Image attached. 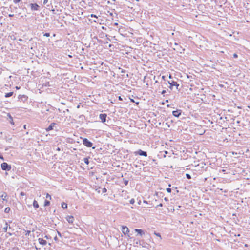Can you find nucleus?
Segmentation results:
<instances>
[{"mask_svg":"<svg viewBox=\"0 0 250 250\" xmlns=\"http://www.w3.org/2000/svg\"><path fill=\"white\" fill-rule=\"evenodd\" d=\"M162 206H163V204L161 203V204H160L158 205L157 206L156 208H158V207H162Z\"/></svg>","mask_w":250,"mask_h":250,"instance_id":"2f4dec72","label":"nucleus"},{"mask_svg":"<svg viewBox=\"0 0 250 250\" xmlns=\"http://www.w3.org/2000/svg\"><path fill=\"white\" fill-rule=\"evenodd\" d=\"M21 0H14V2L15 3H18L19 2H20Z\"/></svg>","mask_w":250,"mask_h":250,"instance_id":"7c9ffc66","label":"nucleus"},{"mask_svg":"<svg viewBox=\"0 0 250 250\" xmlns=\"http://www.w3.org/2000/svg\"><path fill=\"white\" fill-rule=\"evenodd\" d=\"M57 150H60V148H58L57 149Z\"/></svg>","mask_w":250,"mask_h":250,"instance_id":"a18cd8bd","label":"nucleus"},{"mask_svg":"<svg viewBox=\"0 0 250 250\" xmlns=\"http://www.w3.org/2000/svg\"><path fill=\"white\" fill-rule=\"evenodd\" d=\"M118 99H119V100H120V101H122V97H121L120 96H119L118 97Z\"/></svg>","mask_w":250,"mask_h":250,"instance_id":"e433bc0d","label":"nucleus"},{"mask_svg":"<svg viewBox=\"0 0 250 250\" xmlns=\"http://www.w3.org/2000/svg\"><path fill=\"white\" fill-rule=\"evenodd\" d=\"M166 90H164L162 91L161 94L163 95H164L165 93H166Z\"/></svg>","mask_w":250,"mask_h":250,"instance_id":"473e14b6","label":"nucleus"},{"mask_svg":"<svg viewBox=\"0 0 250 250\" xmlns=\"http://www.w3.org/2000/svg\"><path fill=\"white\" fill-rule=\"evenodd\" d=\"M20 195L21 196H24V195H25V193L23 192H21Z\"/></svg>","mask_w":250,"mask_h":250,"instance_id":"f704fd0d","label":"nucleus"},{"mask_svg":"<svg viewBox=\"0 0 250 250\" xmlns=\"http://www.w3.org/2000/svg\"><path fill=\"white\" fill-rule=\"evenodd\" d=\"M186 176L187 178L188 179H191V177L190 175V174H188V173H187V174H186Z\"/></svg>","mask_w":250,"mask_h":250,"instance_id":"b1692460","label":"nucleus"},{"mask_svg":"<svg viewBox=\"0 0 250 250\" xmlns=\"http://www.w3.org/2000/svg\"><path fill=\"white\" fill-rule=\"evenodd\" d=\"M94 21L95 22H97V21H96L95 20H94Z\"/></svg>","mask_w":250,"mask_h":250,"instance_id":"c03bdc74","label":"nucleus"},{"mask_svg":"<svg viewBox=\"0 0 250 250\" xmlns=\"http://www.w3.org/2000/svg\"><path fill=\"white\" fill-rule=\"evenodd\" d=\"M135 153L136 154H138L141 156H144L145 157L147 156V153L146 151H142V150H139L137 152H135Z\"/></svg>","mask_w":250,"mask_h":250,"instance_id":"20e7f679","label":"nucleus"},{"mask_svg":"<svg viewBox=\"0 0 250 250\" xmlns=\"http://www.w3.org/2000/svg\"><path fill=\"white\" fill-rule=\"evenodd\" d=\"M125 185H127V184H128V181H125Z\"/></svg>","mask_w":250,"mask_h":250,"instance_id":"58836bf2","label":"nucleus"},{"mask_svg":"<svg viewBox=\"0 0 250 250\" xmlns=\"http://www.w3.org/2000/svg\"><path fill=\"white\" fill-rule=\"evenodd\" d=\"M49 205H50V202L49 201L45 200V202H44V206H49Z\"/></svg>","mask_w":250,"mask_h":250,"instance_id":"4be33fe9","label":"nucleus"},{"mask_svg":"<svg viewBox=\"0 0 250 250\" xmlns=\"http://www.w3.org/2000/svg\"><path fill=\"white\" fill-rule=\"evenodd\" d=\"M166 190H167V192H168V193H170V192H171V188H167L166 189Z\"/></svg>","mask_w":250,"mask_h":250,"instance_id":"a878e982","label":"nucleus"},{"mask_svg":"<svg viewBox=\"0 0 250 250\" xmlns=\"http://www.w3.org/2000/svg\"><path fill=\"white\" fill-rule=\"evenodd\" d=\"M46 198H48V199H49L50 200L51 199V197L50 195H49L48 193H47L46 196Z\"/></svg>","mask_w":250,"mask_h":250,"instance_id":"393cba45","label":"nucleus"},{"mask_svg":"<svg viewBox=\"0 0 250 250\" xmlns=\"http://www.w3.org/2000/svg\"><path fill=\"white\" fill-rule=\"evenodd\" d=\"M66 219L69 223H73L74 220V217L71 215L67 216Z\"/></svg>","mask_w":250,"mask_h":250,"instance_id":"1a4fd4ad","label":"nucleus"},{"mask_svg":"<svg viewBox=\"0 0 250 250\" xmlns=\"http://www.w3.org/2000/svg\"><path fill=\"white\" fill-rule=\"evenodd\" d=\"M83 161L85 164L88 165L89 164V160L88 158H84L83 159Z\"/></svg>","mask_w":250,"mask_h":250,"instance_id":"412c9836","label":"nucleus"},{"mask_svg":"<svg viewBox=\"0 0 250 250\" xmlns=\"http://www.w3.org/2000/svg\"><path fill=\"white\" fill-rule=\"evenodd\" d=\"M174 46L173 47L174 50H176L177 51H179L180 50V49L179 48L180 47L179 46L178 43L175 42L174 44Z\"/></svg>","mask_w":250,"mask_h":250,"instance_id":"ddd939ff","label":"nucleus"},{"mask_svg":"<svg viewBox=\"0 0 250 250\" xmlns=\"http://www.w3.org/2000/svg\"><path fill=\"white\" fill-rule=\"evenodd\" d=\"M31 8L32 10H38L39 8V6L37 4H33L31 3L30 4Z\"/></svg>","mask_w":250,"mask_h":250,"instance_id":"6e6552de","label":"nucleus"},{"mask_svg":"<svg viewBox=\"0 0 250 250\" xmlns=\"http://www.w3.org/2000/svg\"><path fill=\"white\" fill-rule=\"evenodd\" d=\"M122 232L125 235L128 234V233L129 231L128 228L126 226H123L122 227Z\"/></svg>","mask_w":250,"mask_h":250,"instance_id":"7ed1b4c3","label":"nucleus"},{"mask_svg":"<svg viewBox=\"0 0 250 250\" xmlns=\"http://www.w3.org/2000/svg\"><path fill=\"white\" fill-rule=\"evenodd\" d=\"M38 241H39V243L42 245H45L47 243V242L46 240L43 239L42 238H41L38 239Z\"/></svg>","mask_w":250,"mask_h":250,"instance_id":"9d476101","label":"nucleus"},{"mask_svg":"<svg viewBox=\"0 0 250 250\" xmlns=\"http://www.w3.org/2000/svg\"><path fill=\"white\" fill-rule=\"evenodd\" d=\"M106 117L107 115L106 114H101L99 116V118L103 123H104L106 121Z\"/></svg>","mask_w":250,"mask_h":250,"instance_id":"0eeeda50","label":"nucleus"},{"mask_svg":"<svg viewBox=\"0 0 250 250\" xmlns=\"http://www.w3.org/2000/svg\"><path fill=\"white\" fill-rule=\"evenodd\" d=\"M135 231L137 232L138 234H139L141 236H142L145 234L143 230L142 229H135Z\"/></svg>","mask_w":250,"mask_h":250,"instance_id":"9b49d317","label":"nucleus"},{"mask_svg":"<svg viewBox=\"0 0 250 250\" xmlns=\"http://www.w3.org/2000/svg\"><path fill=\"white\" fill-rule=\"evenodd\" d=\"M106 191H107V190H106V189L105 188H104L103 189V193H105V192H106Z\"/></svg>","mask_w":250,"mask_h":250,"instance_id":"c85d7f7f","label":"nucleus"},{"mask_svg":"<svg viewBox=\"0 0 250 250\" xmlns=\"http://www.w3.org/2000/svg\"><path fill=\"white\" fill-rule=\"evenodd\" d=\"M245 247H247V244H245Z\"/></svg>","mask_w":250,"mask_h":250,"instance_id":"37998d69","label":"nucleus"},{"mask_svg":"<svg viewBox=\"0 0 250 250\" xmlns=\"http://www.w3.org/2000/svg\"><path fill=\"white\" fill-rule=\"evenodd\" d=\"M130 203L131 204H133L134 203V200L133 199H132L130 201Z\"/></svg>","mask_w":250,"mask_h":250,"instance_id":"c756f323","label":"nucleus"},{"mask_svg":"<svg viewBox=\"0 0 250 250\" xmlns=\"http://www.w3.org/2000/svg\"><path fill=\"white\" fill-rule=\"evenodd\" d=\"M168 83L170 84L169 88L170 89H172V86H176L177 89H178V87L179 86V84H177V82L172 81L171 82H168Z\"/></svg>","mask_w":250,"mask_h":250,"instance_id":"39448f33","label":"nucleus"},{"mask_svg":"<svg viewBox=\"0 0 250 250\" xmlns=\"http://www.w3.org/2000/svg\"><path fill=\"white\" fill-rule=\"evenodd\" d=\"M26 125H24V129H26Z\"/></svg>","mask_w":250,"mask_h":250,"instance_id":"a19ab883","label":"nucleus"},{"mask_svg":"<svg viewBox=\"0 0 250 250\" xmlns=\"http://www.w3.org/2000/svg\"><path fill=\"white\" fill-rule=\"evenodd\" d=\"M136 0L137 1H138V0Z\"/></svg>","mask_w":250,"mask_h":250,"instance_id":"49530a36","label":"nucleus"},{"mask_svg":"<svg viewBox=\"0 0 250 250\" xmlns=\"http://www.w3.org/2000/svg\"><path fill=\"white\" fill-rule=\"evenodd\" d=\"M165 77L164 76H162V78H163V79H165Z\"/></svg>","mask_w":250,"mask_h":250,"instance_id":"79ce46f5","label":"nucleus"},{"mask_svg":"<svg viewBox=\"0 0 250 250\" xmlns=\"http://www.w3.org/2000/svg\"><path fill=\"white\" fill-rule=\"evenodd\" d=\"M7 194L5 192H3L1 195V197L2 198L3 201L6 200V198L7 197Z\"/></svg>","mask_w":250,"mask_h":250,"instance_id":"2eb2a0df","label":"nucleus"},{"mask_svg":"<svg viewBox=\"0 0 250 250\" xmlns=\"http://www.w3.org/2000/svg\"><path fill=\"white\" fill-rule=\"evenodd\" d=\"M3 230L4 232H6L7 230V223H5V226L3 227Z\"/></svg>","mask_w":250,"mask_h":250,"instance_id":"aec40b11","label":"nucleus"},{"mask_svg":"<svg viewBox=\"0 0 250 250\" xmlns=\"http://www.w3.org/2000/svg\"><path fill=\"white\" fill-rule=\"evenodd\" d=\"M233 57L237 58L238 57L236 53H234L233 55Z\"/></svg>","mask_w":250,"mask_h":250,"instance_id":"72a5a7b5","label":"nucleus"},{"mask_svg":"<svg viewBox=\"0 0 250 250\" xmlns=\"http://www.w3.org/2000/svg\"><path fill=\"white\" fill-rule=\"evenodd\" d=\"M114 25H118V23H117V22H116V23H114Z\"/></svg>","mask_w":250,"mask_h":250,"instance_id":"ea45409f","label":"nucleus"},{"mask_svg":"<svg viewBox=\"0 0 250 250\" xmlns=\"http://www.w3.org/2000/svg\"><path fill=\"white\" fill-rule=\"evenodd\" d=\"M48 2V0H43V4H46Z\"/></svg>","mask_w":250,"mask_h":250,"instance_id":"bb28decb","label":"nucleus"},{"mask_svg":"<svg viewBox=\"0 0 250 250\" xmlns=\"http://www.w3.org/2000/svg\"><path fill=\"white\" fill-rule=\"evenodd\" d=\"M10 208L9 207H7L5 208L4 212L6 213H8L10 211Z\"/></svg>","mask_w":250,"mask_h":250,"instance_id":"6ab92c4d","label":"nucleus"},{"mask_svg":"<svg viewBox=\"0 0 250 250\" xmlns=\"http://www.w3.org/2000/svg\"><path fill=\"white\" fill-rule=\"evenodd\" d=\"M13 94V92H10L6 93V94L5 95V97H7V98L10 97L12 96Z\"/></svg>","mask_w":250,"mask_h":250,"instance_id":"f3484780","label":"nucleus"},{"mask_svg":"<svg viewBox=\"0 0 250 250\" xmlns=\"http://www.w3.org/2000/svg\"><path fill=\"white\" fill-rule=\"evenodd\" d=\"M55 125V123H53L50 124V125L46 129L47 131H50L53 129V128Z\"/></svg>","mask_w":250,"mask_h":250,"instance_id":"f8f14e48","label":"nucleus"},{"mask_svg":"<svg viewBox=\"0 0 250 250\" xmlns=\"http://www.w3.org/2000/svg\"><path fill=\"white\" fill-rule=\"evenodd\" d=\"M83 144L87 147H90L92 146V143L86 138L83 139Z\"/></svg>","mask_w":250,"mask_h":250,"instance_id":"f03ea898","label":"nucleus"},{"mask_svg":"<svg viewBox=\"0 0 250 250\" xmlns=\"http://www.w3.org/2000/svg\"><path fill=\"white\" fill-rule=\"evenodd\" d=\"M181 112L182 111L181 110H177L172 112V115L176 117H179L181 114Z\"/></svg>","mask_w":250,"mask_h":250,"instance_id":"423d86ee","label":"nucleus"},{"mask_svg":"<svg viewBox=\"0 0 250 250\" xmlns=\"http://www.w3.org/2000/svg\"><path fill=\"white\" fill-rule=\"evenodd\" d=\"M62 207L64 208V209H65V208H67V205L66 203H62Z\"/></svg>","mask_w":250,"mask_h":250,"instance_id":"a211bd4d","label":"nucleus"},{"mask_svg":"<svg viewBox=\"0 0 250 250\" xmlns=\"http://www.w3.org/2000/svg\"><path fill=\"white\" fill-rule=\"evenodd\" d=\"M91 17H95V18H97V17L95 15H94V14H91Z\"/></svg>","mask_w":250,"mask_h":250,"instance_id":"c9c22d12","label":"nucleus"},{"mask_svg":"<svg viewBox=\"0 0 250 250\" xmlns=\"http://www.w3.org/2000/svg\"><path fill=\"white\" fill-rule=\"evenodd\" d=\"M154 235H155L156 236H158V237H160V240L162 239L161 236V235H160V233H157V232H154Z\"/></svg>","mask_w":250,"mask_h":250,"instance_id":"5701e85b","label":"nucleus"},{"mask_svg":"<svg viewBox=\"0 0 250 250\" xmlns=\"http://www.w3.org/2000/svg\"><path fill=\"white\" fill-rule=\"evenodd\" d=\"M33 205L34 208H38L39 207V205L37 201L34 200L33 201Z\"/></svg>","mask_w":250,"mask_h":250,"instance_id":"4468645a","label":"nucleus"},{"mask_svg":"<svg viewBox=\"0 0 250 250\" xmlns=\"http://www.w3.org/2000/svg\"><path fill=\"white\" fill-rule=\"evenodd\" d=\"M7 116L9 117V118L10 119V122L11 124L12 125H14V122H13L12 117L11 116V115L9 113H8L7 114Z\"/></svg>","mask_w":250,"mask_h":250,"instance_id":"dca6fc26","label":"nucleus"},{"mask_svg":"<svg viewBox=\"0 0 250 250\" xmlns=\"http://www.w3.org/2000/svg\"><path fill=\"white\" fill-rule=\"evenodd\" d=\"M13 16H14V15H13V14H9V17H13Z\"/></svg>","mask_w":250,"mask_h":250,"instance_id":"4c0bfd02","label":"nucleus"},{"mask_svg":"<svg viewBox=\"0 0 250 250\" xmlns=\"http://www.w3.org/2000/svg\"><path fill=\"white\" fill-rule=\"evenodd\" d=\"M1 168L3 170L9 171L11 167L10 165H8L7 163L3 162L1 165Z\"/></svg>","mask_w":250,"mask_h":250,"instance_id":"f257e3e1","label":"nucleus"},{"mask_svg":"<svg viewBox=\"0 0 250 250\" xmlns=\"http://www.w3.org/2000/svg\"><path fill=\"white\" fill-rule=\"evenodd\" d=\"M44 36H46V37H49L50 36V34L49 33H46Z\"/></svg>","mask_w":250,"mask_h":250,"instance_id":"cd10ccee","label":"nucleus"}]
</instances>
